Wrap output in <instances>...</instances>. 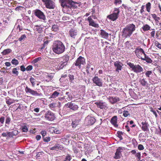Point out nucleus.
Listing matches in <instances>:
<instances>
[{"mask_svg": "<svg viewBox=\"0 0 161 161\" xmlns=\"http://www.w3.org/2000/svg\"><path fill=\"white\" fill-rule=\"evenodd\" d=\"M92 81L94 83H95L96 85L102 86L103 85V83L101 79L98 78V77L95 76L92 79Z\"/></svg>", "mask_w": 161, "mask_h": 161, "instance_id": "12", "label": "nucleus"}, {"mask_svg": "<svg viewBox=\"0 0 161 161\" xmlns=\"http://www.w3.org/2000/svg\"><path fill=\"white\" fill-rule=\"evenodd\" d=\"M155 45L158 48L161 49V44L159 43L158 42H155Z\"/></svg>", "mask_w": 161, "mask_h": 161, "instance_id": "51", "label": "nucleus"}, {"mask_svg": "<svg viewBox=\"0 0 161 161\" xmlns=\"http://www.w3.org/2000/svg\"><path fill=\"white\" fill-rule=\"evenodd\" d=\"M135 53L138 58H141V56L140 54L143 53L144 55L145 53L143 49L142 48H136L135 51Z\"/></svg>", "mask_w": 161, "mask_h": 161, "instance_id": "18", "label": "nucleus"}, {"mask_svg": "<svg viewBox=\"0 0 161 161\" xmlns=\"http://www.w3.org/2000/svg\"><path fill=\"white\" fill-rule=\"evenodd\" d=\"M61 6L64 9L70 11L72 9L77 8L80 6L78 3L73 2L72 0H59Z\"/></svg>", "mask_w": 161, "mask_h": 161, "instance_id": "1", "label": "nucleus"}, {"mask_svg": "<svg viewBox=\"0 0 161 161\" xmlns=\"http://www.w3.org/2000/svg\"><path fill=\"white\" fill-rule=\"evenodd\" d=\"M78 33L77 31L76 30L74 29H71L69 31V34L70 36L74 38H75Z\"/></svg>", "mask_w": 161, "mask_h": 161, "instance_id": "19", "label": "nucleus"}, {"mask_svg": "<svg viewBox=\"0 0 161 161\" xmlns=\"http://www.w3.org/2000/svg\"><path fill=\"white\" fill-rule=\"evenodd\" d=\"M139 81L141 85L143 86H147L148 84L147 81L144 78H140L139 79Z\"/></svg>", "mask_w": 161, "mask_h": 161, "instance_id": "26", "label": "nucleus"}, {"mask_svg": "<svg viewBox=\"0 0 161 161\" xmlns=\"http://www.w3.org/2000/svg\"><path fill=\"white\" fill-rule=\"evenodd\" d=\"M30 81L31 84V85L32 87H34L36 84L35 82L36 81V80L32 77H31L30 78Z\"/></svg>", "mask_w": 161, "mask_h": 161, "instance_id": "34", "label": "nucleus"}, {"mask_svg": "<svg viewBox=\"0 0 161 161\" xmlns=\"http://www.w3.org/2000/svg\"><path fill=\"white\" fill-rule=\"evenodd\" d=\"M117 133L118 135V136L119 137H121V135L123 134V133L122 131H118Z\"/></svg>", "mask_w": 161, "mask_h": 161, "instance_id": "64", "label": "nucleus"}, {"mask_svg": "<svg viewBox=\"0 0 161 161\" xmlns=\"http://www.w3.org/2000/svg\"><path fill=\"white\" fill-rule=\"evenodd\" d=\"M95 104L98 108L102 109L105 108L107 106V104L106 103L102 101L97 102L95 103Z\"/></svg>", "mask_w": 161, "mask_h": 161, "instance_id": "16", "label": "nucleus"}, {"mask_svg": "<svg viewBox=\"0 0 161 161\" xmlns=\"http://www.w3.org/2000/svg\"><path fill=\"white\" fill-rule=\"evenodd\" d=\"M152 73V71H148L146 72L145 74L147 77H149L150 75Z\"/></svg>", "mask_w": 161, "mask_h": 161, "instance_id": "42", "label": "nucleus"}, {"mask_svg": "<svg viewBox=\"0 0 161 161\" xmlns=\"http://www.w3.org/2000/svg\"><path fill=\"white\" fill-rule=\"evenodd\" d=\"M46 132L45 131H42L41 132V134L43 136V137H45L44 136L46 135Z\"/></svg>", "mask_w": 161, "mask_h": 161, "instance_id": "61", "label": "nucleus"}, {"mask_svg": "<svg viewBox=\"0 0 161 161\" xmlns=\"http://www.w3.org/2000/svg\"><path fill=\"white\" fill-rule=\"evenodd\" d=\"M21 70L22 71H25L26 70V68H25L24 65H22L20 66Z\"/></svg>", "mask_w": 161, "mask_h": 161, "instance_id": "57", "label": "nucleus"}, {"mask_svg": "<svg viewBox=\"0 0 161 161\" xmlns=\"http://www.w3.org/2000/svg\"><path fill=\"white\" fill-rule=\"evenodd\" d=\"M65 106L73 110H76L78 108V107L77 105L71 103H68L65 105Z\"/></svg>", "mask_w": 161, "mask_h": 161, "instance_id": "15", "label": "nucleus"}, {"mask_svg": "<svg viewBox=\"0 0 161 161\" xmlns=\"http://www.w3.org/2000/svg\"><path fill=\"white\" fill-rule=\"evenodd\" d=\"M100 34L101 36L103 38L107 39L108 37V34L103 30H100Z\"/></svg>", "mask_w": 161, "mask_h": 161, "instance_id": "23", "label": "nucleus"}, {"mask_svg": "<svg viewBox=\"0 0 161 161\" xmlns=\"http://www.w3.org/2000/svg\"><path fill=\"white\" fill-rule=\"evenodd\" d=\"M127 64L130 67V68L131 69V70L136 73H140L143 71L142 67L138 64L135 65L130 62L127 63Z\"/></svg>", "mask_w": 161, "mask_h": 161, "instance_id": "4", "label": "nucleus"}, {"mask_svg": "<svg viewBox=\"0 0 161 161\" xmlns=\"http://www.w3.org/2000/svg\"><path fill=\"white\" fill-rule=\"evenodd\" d=\"M114 66L116 68V71L119 72V70H121L122 69V66L123 64L119 61H116L114 63Z\"/></svg>", "mask_w": 161, "mask_h": 161, "instance_id": "13", "label": "nucleus"}, {"mask_svg": "<svg viewBox=\"0 0 161 161\" xmlns=\"http://www.w3.org/2000/svg\"><path fill=\"white\" fill-rule=\"evenodd\" d=\"M119 12V9L117 8H115L113 13L108 16L107 17L112 20L114 21L118 18Z\"/></svg>", "mask_w": 161, "mask_h": 161, "instance_id": "6", "label": "nucleus"}, {"mask_svg": "<svg viewBox=\"0 0 161 161\" xmlns=\"http://www.w3.org/2000/svg\"><path fill=\"white\" fill-rule=\"evenodd\" d=\"M6 102L8 104L10 105L12 104L13 103V100L8 97L6 99Z\"/></svg>", "mask_w": 161, "mask_h": 161, "instance_id": "36", "label": "nucleus"}, {"mask_svg": "<svg viewBox=\"0 0 161 161\" xmlns=\"http://www.w3.org/2000/svg\"><path fill=\"white\" fill-rule=\"evenodd\" d=\"M25 91L26 93H29L33 96H40L42 95L41 93H38L37 91L32 90L27 86H26L25 87Z\"/></svg>", "mask_w": 161, "mask_h": 161, "instance_id": "8", "label": "nucleus"}, {"mask_svg": "<svg viewBox=\"0 0 161 161\" xmlns=\"http://www.w3.org/2000/svg\"><path fill=\"white\" fill-rule=\"evenodd\" d=\"M138 149L140 150H142L144 149V147L142 145L140 144L138 146Z\"/></svg>", "mask_w": 161, "mask_h": 161, "instance_id": "54", "label": "nucleus"}, {"mask_svg": "<svg viewBox=\"0 0 161 161\" xmlns=\"http://www.w3.org/2000/svg\"><path fill=\"white\" fill-rule=\"evenodd\" d=\"M142 130L144 131H148V125L147 123L146 122H142Z\"/></svg>", "mask_w": 161, "mask_h": 161, "instance_id": "25", "label": "nucleus"}, {"mask_svg": "<svg viewBox=\"0 0 161 161\" xmlns=\"http://www.w3.org/2000/svg\"><path fill=\"white\" fill-rule=\"evenodd\" d=\"M69 80L71 82L73 80H74V76L73 75H69Z\"/></svg>", "mask_w": 161, "mask_h": 161, "instance_id": "49", "label": "nucleus"}, {"mask_svg": "<svg viewBox=\"0 0 161 161\" xmlns=\"http://www.w3.org/2000/svg\"><path fill=\"white\" fill-rule=\"evenodd\" d=\"M34 14L39 19L45 20L46 17L43 13L39 9H36L34 11Z\"/></svg>", "mask_w": 161, "mask_h": 161, "instance_id": "10", "label": "nucleus"}, {"mask_svg": "<svg viewBox=\"0 0 161 161\" xmlns=\"http://www.w3.org/2000/svg\"><path fill=\"white\" fill-rule=\"evenodd\" d=\"M59 94L58 92L57 91H55L51 96V98H55L58 97Z\"/></svg>", "mask_w": 161, "mask_h": 161, "instance_id": "33", "label": "nucleus"}, {"mask_svg": "<svg viewBox=\"0 0 161 161\" xmlns=\"http://www.w3.org/2000/svg\"><path fill=\"white\" fill-rule=\"evenodd\" d=\"M51 150H55L58 151V150H62L63 147L58 144H56L55 145L50 148Z\"/></svg>", "mask_w": 161, "mask_h": 161, "instance_id": "22", "label": "nucleus"}, {"mask_svg": "<svg viewBox=\"0 0 161 161\" xmlns=\"http://www.w3.org/2000/svg\"><path fill=\"white\" fill-rule=\"evenodd\" d=\"M10 121V119L9 117H7L6 119V123L8 124Z\"/></svg>", "mask_w": 161, "mask_h": 161, "instance_id": "60", "label": "nucleus"}, {"mask_svg": "<svg viewBox=\"0 0 161 161\" xmlns=\"http://www.w3.org/2000/svg\"><path fill=\"white\" fill-rule=\"evenodd\" d=\"M62 19L63 20L66 21H68L69 20V18L66 16H63L62 18Z\"/></svg>", "mask_w": 161, "mask_h": 161, "instance_id": "52", "label": "nucleus"}, {"mask_svg": "<svg viewBox=\"0 0 161 161\" xmlns=\"http://www.w3.org/2000/svg\"><path fill=\"white\" fill-rule=\"evenodd\" d=\"M36 27V30L38 31L39 33H41L42 32V28L40 27V26L39 25H36L35 26Z\"/></svg>", "mask_w": 161, "mask_h": 161, "instance_id": "37", "label": "nucleus"}, {"mask_svg": "<svg viewBox=\"0 0 161 161\" xmlns=\"http://www.w3.org/2000/svg\"><path fill=\"white\" fill-rule=\"evenodd\" d=\"M86 63L85 58L80 56L78 58L75 63V66H77L79 68H80L81 66L84 65Z\"/></svg>", "mask_w": 161, "mask_h": 161, "instance_id": "7", "label": "nucleus"}, {"mask_svg": "<svg viewBox=\"0 0 161 161\" xmlns=\"http://www.w3.org/2000/svg\"><path fill=\"white\" fill-rule=\"evenodd\" d=\"M11 50L10 49H7L4 50L2 53L3 55H6L8 54L11 52Z\"/></svg>", "mask_w": 161, "mask_h": 161, "instance_id": "30", "label": "nucleus"}, {"mask_svg": "<svg viewBox=\"0 0 161 161\" xmlns=\"http://www.w3.org/2000/svg\"><path fill=\"white\" fill-rule=\"evenodd\" d=\"M11 63L13 64L17 65L19 64V62L18 60H16L15 58H14L12 60Z\"/></svg>", "mask_w": 161, "mask_h": 161, "instance_id": "39", "label": "nucleus"}, {"mask_svg": "<svg viewBox=\"0 0 161 161\" xmlns=\"http://www.w3.org/2000/svg\"><path fill=\"white\" fill-rule=\"evenodd\" d=\"M87 20L89 22V25L90 26H92L96 28H97L99 27L98 24L96 23L91 18V16H89L87 18Z\"/></svg>", "mask_w": 161, "mask_h": 161, "instance_id": "17", "label": "nucleus"}, {"mask_svg": "<svg viewBox=\"0 0 161 161\" xmlns=\"http://www.w3.org/2000/svg\"><path fill=\"white\" fill-rule=\"evenodd\" d=\"M123 149H122V147H119L117 149L116 152L120 153L122 151Z\"/></svg>", "mask_w": 161, "mask_h": 161, "instance_id": "53", "label": "nucleus"}, {"mask_svg": "<svg viewBox=\"0 0 161 161\" xmlns=\"http://www.w3.org/2000/svg\"><path fill=\"white\" fill-rule=\"evenodd\" d=\"M11 134L12 133L11 132H7L6 133L3 132L2 134V136L4 137L7 136L8 137H11L12 136Z\"/></svg>", "mask_w": 161, "mask_h": 161, "instance_id": "29", "label": "nucleus"}, {"mask_svg": "<svg viewBox=\"0 0 161 161\" xmlns=\"http://www.w3.org/2000/svg\"><path fill=\"white\" fill-rule=\"evenodd\" d=\"M120 153H119L116 152L115 153V156L114 158L116 159H119L120 158Z\"/></svg>", "mask_w": 161, "mask_h": 161, "instance_id": "41", "label": "nucleus"}, {"mask_svg": "<svg viewBox=\"0 0 161 161\" xmlns=\"http://www.w3.org/2000/svg\"><path fill=\"white\" fill-rule=\"evenodd\" d=\"M19 67L14 68L13 69L12 72L13 74L15 75V76H17L18 75V72L17 70H19Z\"/></svg>", "mask_w": 161, "mask_h": 161, "instance_id": "31", "label": "nucleus"}, {"mask_svg": "<svg viewBox=\"0 0 161 161\" xmlns=\"http://www.w3.org/2000/svg\"><path fill=\"white\" fill-rule=\"evenodd\" d=\"M117 117L116 116H114L111 119L110 122L112 125H113L114 127H117L118 125L117 124Z\"/></svg>", "mask_w": 161, "mask_h": 161, "instance_id": "20", "label": "nucleus"}, {"mask_svg": "<svg viewBox=\"0 0 161 161\" xmlns=\"http://www.w3.org/2000/svg\"><path fill=\"white\" fill-rule=\"evenodd\" d=\"M151 27L147 24H145L143 25L142 29L144 31H147L148 30H151Z\"/></svg>", "mask_w": 161, "mask_h": 161, "instance_id": "27", "label": "nucleus"}, {"mask_svg": "<svg viewBox=\"0 0 161 161\" xmlns=\"http://www.w3.org/2000/svg\"><path fill=\"white\" fill-rule=\"evenodd\" d=\"M144 55L145 56L144 58H141V59L142 60H145L146 62L148 63H151L152 62V60L151 59V58L147 56L146 54H145Z\"/></svg>", "mask_w": 161, "mask_h": 161, "instance_id": "28", "label": "nucleus"}, {"mask_svg": "<svg viewBox=\"0 0 161 161\" xmlns=\"http://www.w3.org/2000/svg\"><path fill=\"white\" fill-rule=\"evenodd\" d=\"M71 158L69 155H68L66 157L65 160L64 161H70Z\"/></svg>", "mask_w": 161, "mask_h": 161, "instance_id": "48", "label": "nucleus"}, {"mask_svg": "<svg viewBox=\"0 0 161 161\" xmlns=\"http://www.w3.org/2000/svg\"><path fill=\"white\" fill-rule=\"evenodd\" d=\"M65 95H65L64 96V99H66L65 100L66 101L68 100L69 101L71 100L72 98V96L70 93H69L68 92H66Z\"/></svg>", "mask_w": 161, "mask_h": 161, "instance_id": "24", "label": "nucleus"}, {"mask_svg": "<svg viewBox=\"0 0 161 161\" xmlns=\"http://www.w3.org/2000/svg\"><path fill=\"white\" fill-rule=\"evenodd\" d=\"M109 102L112 104H114L119 101V98L118 97H109Z\"/></svg>", "mask_w": 161, "mask_h": 161, "instance_id": "21", "label": "nucleus"}, {"mask_svg": "<svg viewBox=\"0 0 161 161\" xmlns=\"http://www.w3.org/2000/svg\"><path fill=\"white\" fill-rule=\"evenodd\" d=\"M32 69V66L31 65L28 66L26 68V70L29 71L31 70Z\"/></svg>", "mask_w": 161, "mask_h": 161, "instance_id": "50", "label": "nucleus"}, {"mask_svg": "<svg viewBox=\"0 0 161 161\" xmlns=\"http://www.w3.org/2000/svg\"><path fill=\"white\" fill-rule=\"evenodd\" d=\"M41 57H38L37 58H36V59H34L33 61V62L34 63H37V62H38V61H39L40 60H41Z\"/></svg>", "mask_w": 161, "mask_h": 161, "instance_id": "47", "label": "nucleus"}, {"mask_svg": "<svg viewBox=\"0 0 161 161\" xmlns=\"http://www.w3.org/2000/svg\"><path fill=\"white\" fill-rule=\"evenodd\" d=\"M79 122L77 120H75L73 121L72 123V127L75 128L78 125Z\"/></svg>", "mask_w": 161, "mask_h": 161, "instance_id": "32", "label": "nucleus"}, {"mask_svg": "<svg viewBox=\"0 0 161 161\" xmlns=\"http://www.w3.org/2000/svg\"><path fill=\"white\" fill-rule=\"evenodd\" d=\"M22 130L23 132H26L28 130V129L26 126H24L22 127Z\"/></svg>", "mask_w": 161, "mask_h": 161, "instance_id": "44", "label": "nucleus"}, {"mask_svg": "<svg viewBox=\"0 0 161 161\" xmlns=\"http://www.w3.org/2000/svg\"><path fill=\"white\" fill-rule=\"evenodd\" d=\"M46 7L49 9H54L55 7L54 3L52 0H50L44 3Z\"/></svg>", "mask_w": 161, "mask_h": 161, "instance_id": "14", "label": "nucleus"}, {"mask_svg": "<svg viewBox=\"0 0 161 161\" xmlns=\"http://www.w3.org/2000/svg\"><path fill=\"white\" fill-rule=\"evenodd\" d=\"M5 118L4 117H2L0 118V122L3 124Z\"/></svg>", "mask_w": 161, "mask_h": 161, "instance_id": "56", "label": "nucleus"}, {"mask_svg": "<svg viewBox=\"0 0 161 161\" xmlns=\"http://www.w3.org/2000/svg\"><path fill=\"white\" fill-rule=\"evenodd\" d=\"M136 156L139 159H140L141 157V154L139 153H137L136 154Z\"/></svg>", "mask_w": 161, "mask_h": 161, "instance_id": "62", "label": "nucleus"}, {"mask_svg": "<svg viewBox=\"0 0 161 161\" xmlns=\"http://www.w3.org/2000/svg\"><path fill=\"white\" fill-rule=\"evenodd\" d=\"M145 6L144 5L142 6L141 7V9L140 10V13L141 14H142V13L144 12V8Z\"/></svg>", "mask_w": 161, "mask_h": 161, "instance_id": "59", "label": "nucleus"}, {"mask_svg": "<svg viewBox=\"0 0 161 161\" xmlns=\"http://www.w3.org/2000/svg\"><path fill=\"white\" fill-rule=\"evenodd\" d=\"M53 30L54 31H57L58 30V28L57 25H53L52 26Z\"/></svg>", "mask_w": 161, "mask_h": 161, "instance_id": "40", "label": "nucleus"}, {"mask_svg": "<svg viewBox=\"0 0 161 161\" xmlns=\"http://www.w3.org/2000/svg\"><path fill=\"white\" fill-rule=\"evenodd\" d=\"M46 77L47 78H48V79L47 80V82H49V81H50L53 78V74H50V75H46Z\"/></svg>", "mask_w": 161, "mask_h": 161, "instance_id": "38", "label": "nucleus"}, {"mask_svg": "<svg viewBox=\"0 0 161 161\" xmlns=\"http://www.w3.org/2000/svg\"><path fill=\"white\" fill-rule=\"evenodd\" d=\"M52 49L54 53L59 54L62 53L64 51L65 47L61 41H57L54 42Z\"/></svg>", "mask_w": 161, "mask_h": 161, "instance_id": "2", "label": "nucleus"}, {"mask_svg": "<svg viewBox=\"0 0 161 161\" xmlns=\"http://www.w3.org/2000/svg\"><path fill=\"white\" fill-rule=\"evenodd\" d=\"M95 119L93 117L90 116H87L85 119V122L87 125H93L95 122Z\"/></svg>", "mask_w": 161, "mask_h": 161, "instance_id": "11", "label": "nucleus"}, {"mask_svg": "<svg viewBox=\"0 0 161 161\" xmlns=\"http://www.w3.org/2000/svg\"><path fill=\"white\" fill-rule=\"evenodd\" d=\"M62 60L58 64V68L59 69H62L67 63L69 59V56L68 55L64 56L62 58Z\"/></svg>", "mask_w": 161, "mask_h": 161, "instance_id": "5", "label": "nucleus"}, {"mask_svg": "<svg viewBox=\"0 0 161 161\" xmlns=\"http://www.w3.org/2000/svg\"><path fill=\"white\" fill-rule=\"evenodd\" d=\"M11 132L12 133L11 137H13V136H15L17 134L18 131H14L12 132Z\"/></svg>", "mask_w": 161, "mask_h": 161, "instance_id": "55", "label": "nucleus"}, {"mask_svg": "<svg viewBox=\"0 0 161 161\" xmlns=\"http://www.w3.org/2000/svg\"><path fill=\"white\" fill-rule=\"evenodd\" d=\"M45 117L47 120L51 121H53L55 118L54 114L50 111L46 112L45 114Z\"/></svg>", "mask_w": 161, "mask_h": 161, "instance_id": "9", "label": "nucleus"}, {"mask_svg": "<svg viewBox=\"0 0 161 161\" xmlns=\"http://www.w3.org/2000/svg\"><path fill=\"white\" fill-rule=\"evenodd\" d=\"M153 30V31L151 33V36L152 37H154L155 31L154 29Z\"/></svg>", "mask_w": 161, "mask_h": 161, "instance_id": "58", "label": "nucleus"}, {"mask_svg": "<svg viewBox=\"0 0 161 161\" xmlns=\"http://www.w3.org/2000/svg\"><path fill=\"white\" fill-rule=\"evenodd\" d=\"M121 3V0H115V3L116 4H119Z\"/></svg>", "mask_w": 161, "mask_h": 161, "instance_id": "63", "label": "nucleus"}, {"mask_svg": "<svg viewBox=\"0 0 161 161\" xmlns=\"http://www.w3.org/2000/svg\"><path fill=\"white\" fill-rule=\"evenodd\" d=\"M43 141L45 142H47L50 141V138L49 137H43Z\"/></svg>", "mask_w": 161, "mask_h": 161, "instance_id": "43", "label": "nucleus"}, {"mask_svg": "<svg viewBox=\"0 0 161 161\" xmlns=\"http://www.w3.org/2000/svg\"><path fill=\"white\" fill-rule=\"evenodd\" d=\"M151 8V4L150 2L148 3L146 5V8L147 11L149 12Z\"/></svg>", "mask_w": 161, "mask_h": 161, "instance_id": "35", "label": "nucleus"}, {"mask_svg": "<svg viewBox=\"0 0 161 161\" xmlns=\"http://www.w3.org/2000/svg\"><path fill=\"white\" fill-rule=\"evenodd\" d=\"M123 115L124 117H127L130 115V114L128 111L125 110L123 112Z\"/></svg>", "mask_w": 161, "mask_h": 161, "instance_id": "46", "label": "nucleus"}, {"mask_svg": "<svg viewBox=\"0 0 161 161\" xmlns=\"http://www.w3.org/2000/svg\"><path fill=\"white\" fill-rule=\"evenodd\" d=\"M26 38V36L24 34L23 35H22L19 38V40L20 41H21L22 40H23L24 39H25V38Z\"/></svg>", "mask_w": 161, "mask_h": 161, "instance_id": "45", "label": "nucleus"}, {"mask_svg": "<svg viewBox=\"0 0 161 161\" xmlns=\"http://www.w3.org/2000/svg\"><path fill=\"white\" fill-rule=\"evenodd\" d=\"M136 26L133 24L127 25L123 29L122 31V36L125 38L130 37L134 31L136 30Z\"/></svg>", "mask_w": 161, "mask_h": 161, "instance_id": "3", "label": "nucleus"}]
</instances>
